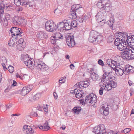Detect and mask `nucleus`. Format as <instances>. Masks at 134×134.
Here are the masks:
<instances>
[{
  "mask_svg": "<svg viewBox=\"0 0 134 134\" xmlns=\"http://www.w3.org/2000/svg\"><path fill=\"white\" fill-rule=\"evenodd\" d=\"M109 133L110 134H117V133H115L114 131L109 130Z\"/></svg>",
  "mask_w": 134,
  "mask_h": 134,
  "instance_id": "60",
  "label": "nucleus"
},
{
  "mask_svg": "<svg viewBox=\"0 0 134 134\" xmlns=\"http://www.w3.org/2000/svg\"><path fill=\"white\" fill-rule=\"evenodd\" d=\"M99 13H98L96 16V18L97 19L96 20L97 22H101V20L103 19L104 15H100Z\"/></svg>",
  "mask_w": 134,
  "mask_h": 134,
  "instance_id": "38",
  "label": "nucleus"
},
{
  "mask_svg": "<svg viewBox=\"0 0 134 134\" xmlns=\"http://www.w3.org/2000/svg\"><path fill=\"white\" fill-rule=\"evenodd\" d=\"M66 41L67 44L69 47H73L75 44L74 38L71 36H69L66 38Z\"/></svg>",
  "mask_w": 134,
  "mask_h": 134,
  "instance_id": "17",
  "label": "nucleus"
},
{
  "mask_svg": "<svg viewBox=\"0 0 134 134\" xmlns=\"http://www.w3.org/2000/svg\"><path fill=\"white\" fill-rule=\"evenodd\" d=\"M30 57H29V55L28 54L25 55L21 58V60H22L24 62L25 64L27 60L29 59Z\"/></svg>",
  "mask_w": 134,
  "mask_h": 134,
  "instance_id": "43",
  "label": "nucleus"
},
{
  "mask_svg": "<svg viewBox=\"0 0 134 134\" xmlns=\"http://www.w3.org/2000/svg\"><path fill=\"white\" fill-rule=\"evenodd\" d=\"M119 99L118 98H112L109 100V106L114 110H116L118 108Z\"/></svg>",
  "mask_w": 134,
  "mask_h": 134,
  "instance_id": "6",
  "label": "nucleus"
},
{
  "mask_svg": "<svg viewBox=\"0 0 134 134\" xmlns=\"http://www.w3.org/2000/svg\"><path fill=\"white\" fill-rule=\"evenodd\" d=\"M35 62L34 61L33 59L30 58L27 62L25 63V64L29 68L32 69L34 67Z\"/></svg>",
  "mask_w": 134,
  "mask_h": 134,
  "instance_id": "22",
  "label": "nucleus"
},
{
  "mask_svg": "<svg viewBox=\"0 0 134 134\" xmlns=\"http://www.w3.org/2000/svg\"><path fill=\"white\" fill-rule=\"evenodd\" d=\"M62 9L60 6L58 7L54 11V13L56 15H59L62 13Z\"/></svg>",
  "mask_w": 134,
  "mask_h": 134,
  "instance_id": "37",
  "label": "nucleus"
},
{
  "mask_svg": "<svg viewBox=\"0 0 134 134\" xmlns=\"http://www.w3.org/2000/svg\"><path fill=\"white\" fill-rule=\"evenodd\" d=\"M20 29L16 27H12L10 30L12 37L18 39L22 36Z\"/></svg>",
  "mask_w": 134,
  "mask_h": 134,
  "instance_id": "7",
  "label": "nucleus"
},
{
  "mask_svg": "<svg viewBox=\"0 0 134 134\" xmlns=\"http://www.w3.org/2000/svg\"><path fill=\"white\" fill-rule=\"evenodd\" d=\"M33 115L34 116H35L36 117H38L39 116H38L37 113L36 112H34V114H33Z\"/></svg>",
  "mask_w": 134,
  "mask_h": 134,
  "instance_id": "63",
  "label": "nucleus"
},
{
  "mask_svg": "<svg viewBox=\"0 0 134 134\" xmlns=\"http://www.w3.org/2000/svg\"><path fill=\"white\" fill-rule=\"evenodd\" d=\"M52 36L57 40L60 38H62V37H63L62 35L59 32H57L55 33Z\"/></svg>",
  "mask_w": 134,
  "mask_h": 134,
  "instance_id": "34",
  "label": "nucleus"
},
{
  "mask_svg": "<svg viewBox=\"0 0 134 134\" xmlns=\"http://www.w3.org/2000/svg\"><path fill=\"white\" fill-rule=\"evenodd\" d=\"M12 22L14 25H26V21L25 19L17 16L13 18L12 20Z\"/></svg>",
  "mask_w": 134,
  "mask_h": 134,
  "instance_id": "9",
  "label": "nucleus"
},
{
  "mask_svg": "<svg viewBox=\"0 0 134 134\" xmlns=\"http://www.w3.org/2000/svg\"><path fill=\"white\" fill-rule=\"evenodd\" d=\"M20 0H15L14 2L15 4L17 6H19L21 5Z\"/></svg>",
  "mask_w": 134,
  "mask_h": 134,
  "instance_id": "50",
  "label": "nucleus"
},
{
  "mask_svg": "<svg viewBox=\"0 0 134 134\" xmlns=\"http://www.w3.org/2000/svg\"><path fill=\"white\" fill-rule=\"evenodd\" d=\"M92 132L95 133V134H103L105 132L104 125L102 124L95 127Z\"/></svg>",
  "mask_w": 134,
  "mask_h": 134,
  "instance_id": "12",
  "label": "nucleus"
},
{
  "mask_svg": "<svg viewBox=\"0 0 134 134\" xmlns=\"http://www.w3.org/2000/svg\"><path fill=\"white\" fill-rule=\"evenodd\" d=\"M122 54L124 59L131 60L134 58V47L125 46Z\"/></svg>",
  "mask_w": 134,
  "mask_h": 134,
  "instance_id": "2",
  "label": "nucleus"
},
{
  "mask_svg": "<svg viewBox=\"0 0 134 134\" xmlns=\"http://www.w3.org/2000/svg\"><path fill=\"white\" fill-rule=\"evenodd\" d=\"M132 82L130 80H129L128 81L129 84L130 86H131V85L132 83Z\"/></svg>",
  "mask_w": 134,
  "mask_h": 134,
  "instance_id": "64",
  "label": "nucleus"
},
{
  "mask_svg": "<svg viewBox=\"0 0 134 134\" xmlns=\"http://www.w3.org/2000/svg\"><path fill=\"white\" fill-rule=\"evenodd\" d=\"M98 34L96 32L92 31L90 32L89 40L91 43L97 44L100 43L103 40V37L98 35Z\"/></svg>",
  "mask_w": 134,
  "mask_h": 134,
  "instance_id": "3",
  "label": "nucleus"
},
{
  "mask_svg": "<svg viewBox=\"0 0 134 134\" xmlns=\"http://www.w3.org/2000/svg\"><path fill=\"white\" fill-rule=\"evenodd\" d=\"M70 93H74V96L78 98L82 97L83 94L82 90L81 91L76 89H75L74 91H71Z\"/></svg>",
  "mask_w": 134,
  "mask_h": 134,
  "instance_id": "16",
  "label": "nucleus"
},
{
  "mask_svg": "<svg viewBox=\"0 0 134 134\" xmlns=\"http://www.w3.org/2000/svg\"><path fill=\"white\" fill-rule=\"evenodd\" d=\"M48 105L46 104V105H43V109L44 110L46 113H47L48 111Z\"/></svg>",
  "mask_w": 134,
  "mask_h": 134,
  "instance_id": "49",
  "label": "nucleus"
},
{
  "mask_svg": "<svg viewBox=\"0 0 134 134\" xmlns=\"http://www.w3.org/2000/svg\"><path fill=\"white\" fill-rule=\"evenodd\" d=\"M125 71L127 72L132 73L134 72V68H133L129 65H127L125 66Z\"/></svg>",
  "mask_w": 134,
  "mask_h": 134,
  "instance_id": "27",
  "label": "nucleus"
},
{
  "mask_svg": "<svg viewBox=\"0 0 134 134\" xmlns=\"http://www.w3.org/2000/svg\"><path fill=\"white\" fill-rule=\"evenodd\" d=\"M33 87L32 85H30L24 87L22 88L21 94L23 96H24L28 93Z\"/></svg>",
  "mask_w": 134,
  "mask_h": 134,
  "instance_id": "13",
  "label": "nucleus"
},
{
  "mask_svg": "<svg viewBox=\"0 0 134 134\" xmlns=\"http://www.w3.org/2000/svg\"><path fill=\"white\" fill-rule=\"evenodd\" d=\"M76 11L75 10H71V11L70 13V18L71 19H74L76 18L77 16L76 15Z\"/></svg>",
  "mask_w": 134,
  "mask_h": 134,
  "instance_id": "36",
  "label": "nucleus"
},
{
  "mask_svg": "<svg viewBox=\"0 0 134 134\" xmlns=\"http://www.w3.org/2000/svg\"><path fill=\"white\" fill-rule=\"evenodd\" d=\"M57 40H58L52 36L51 37V42L52 44H55Z\"/></svg>",
  "mask_w": 134,
  "mask_h": 134,
  "instance_id": "46",
  "label": "nucleus"
},
{
  "mask_svg": "<svg viewBox=\"0 0 134 134\" xmlns=\"http://www.w3.org/2000/svg\"><path fill=\"white\" fill-rule=\"evenodd\" d=\"M82 8V6L80 4L73 5L72 6L71 9L72 10H75L77 12L78 10Z\"/></svg>",
  "mask_w": 134,
  "mask_h": 134,
  "instance_id": "33",
  "label": "nucleus"
},
{
  "mask_svg": "<svg viewBox=\"0 0 134 134\" xmlns=\"http://www.w3.org/2000/svg\"><path fill=\"white\" fill-rule=\"evenodd\" d=\"M94 70V68H90V69L87 70V71L91 74L93 72Z\"/></svg>",
  "mask_w": 134,
  "mask_h": 134,
  "instance_id": "54",
  "label": "nucleus"
},
{
  "mask_svg": "<svg viewBox=\"0 0 134 134\" xmlns=\"http://www.w3.org/2000/svg\"><path fill=\"white\" fill-rule=\"evenodd\" d=\"M85 101L86 103H89L93 105L97 102V98L93 93L87 96L85 98Z\"/></svg>",
  "mask_w": 134,
  "mask_h": 134,
  "instance_id": "8",
  "label": "nucleus"
},
{
  "mask_svg": "<svg viewBox=\"0 0 134 134\" xmlns=\"http://www.w3.org/2000/svg\"><path fill=\"white\" fill-rule=\"evenodd\" d=\"M17 39L13 37L11 38L9 41V46L12 47H14L15 45V43H16V40Z\"/></svg>",
  "mask_w": 134,
  "mask_h": 134,
  "instance_id": "28",
  "label": "nucleus"
},
{
  "mask_svg": "<svg viewBox=\"0 0 134 134\" xmlns=\"http://www.w3.org/2000/svg\"><path fill=\"white\" fill-rule=\"evenodd\" d=\"M48 125V122L46 121L43 126L41 125L39 126V128L40 129L43 130L47 131L50 128Z\"/></svg>",
  "mask_w": 134,
  "mask_h": 134,
  "instance_id": "25",
  "label": "nucleus"
},
{
  "mask_svg": "<svg viewBox=\"0 0 134 134\" xmlns=\"http://www.w3.org/2000/svg\"><path fill=\"white\" fill-rule=\"evenodd\" d=\"M103 88L102 87H101L99 91V93L100 95L103 94Z\"/></svg>",
  "mask_w": 134,
  "mask_h": 134,
  "instance_id": "55",
  "label": "nucleus"
},
{
  "mask_svg": "<svg viewBox=\"0 0 134 134\" xmlns=\"http://www.w3.org/2000/svg\"><path fill=\"white\" fill-rule=\"evenodd\" d=\"M34 66L38 70L42 71H44L48 69V67L42 61L37 60L35 63Z\"/></svg>",
  "mask_w": 134,
  "mask_h": 134,
  "instance_id": "5",
  "label": "nucleus"
},
{
  "mask_svg": "<svg viewBox=\"0 0 134 134\" xmlns=\"http://www.w3.org/2000/svg\"><path fill=\"white\" fill-rule=\"evenodd\" d=\"M110 68L111 70H112V69H113V70L115 72L116 75L119 76H122L124 73V69L123 68L121 69L117 67L116 68L111 67Z\"/></svg>",
  "mask_w": 134,
  "mask_h": 134,
  "instance_id": "19",
  "label": "nucleus"
},
{
  "mask_svg": "<svg viewBox=\"0 0 134 134\" xmlns=\"http://www.w3.org/2000/svg\"><path fill=\"white\" fill-rule=\"evenodd\" d=\"M45 28L48 31H54L56 29V26L52 21H47L45 23Z\"/></svg>",
  "mask_w": 134,
  "mask_h": 134,
  "instance_id": "10",
  "label": "nucleus"
},
{
  "mask_svg": "<svg viewBox=\"0 0 134 134\" xmlns=\"http://www.w3.org/2000/svg\"><path fill=\"white\" fill-rule=\"evenodd\" d=\"M66 76H65L61 78L59 80V85H61V84L63 83H64L66 81Z\"/></svg>",
  "mask_w": 134,
  "mask_h": 134,
  "instance_id": "44",
  "label": "nucleus"
},
{
  "mask_svg": "<svg viewBox=\"0 0 134 134\" xmlns=\"http://www.w3.org/2000/svg\"><path fill=\"white\" fill-rule=\"evenodd\" d=\"M99 23H100V24L101 25H103L105 23V20L103 19L101 20V22H99Z\"/></svg>",
  "mask_w": 134,
  "mask_h": 134,
  "instance_id": "57",
  "label": "nucleus"
},
{
  "mask_svg": "<svg viewBox=\"0 0 134 134\" xmlns=\"http://www.w3.org/2000/svg\"><path fill=\"white\" fill-rule=\"evenodd\" d=\"M124 33L126 35V37L125 39V42H126L127 44H128V43H130V44L132 45V47H134V36H128L127 33Z\"/></svg>",
  "mask_w": 134,
  "mask_h": 134,
  "instance_id": "15",
  "label": "nucleus"
},
{
  "mask_svg": "<svg viewBox=\"0 0 134 134\" xmlns=\"http://www.w3.org/2000/svg\"><path fill=\"white\" fill-rule=\"evenodd\" d=\"M109 85L111 88L109 90L116 87L117 86V82L115 77L114 76H109Z\"/></svg>",
  "mask_w": 134,
  "mask_h": 134,
  "instance_id": "14",
  "label": "nucleus"
},
{
  "mask_svg": "<svg viewBox=\"0 0 134 134\" xmlns=\"http://www.w3.org/2000/svg\"><path fill=\"white\" fill-rule=\"evenodd\" d=\"M90 82L87 81H81L80 83H77L75 85V87L77 86H78V87H80V86L84 87H86L88 86L90 84Z\"/></svg>",
  "mask_w": 134,
  "mask_h": 134,
  "instance_id": "24",
  "label": "nucleus"
},
{
  "mask_svg": "<svg viewBox=\"0 0 134 134\" xmlns=\"http://www.w3.org/2000/svg\"><path fill=\"white\" fill-rule=\"evenodd\" d=\"M107 85H105L104 89V90L108 91L109 90L108 88H109V82L107 81Z\"/></svg>",
  "mask_w": 134,
  "mask_h": 134,
  "instance_id": "51",
  "label": "nucleus"
},
{
  "mask_svg": "<svg viewBox=\"0 0 134 134\" xmlns=\"http://www.w3.org/2000/svg\"><path fill=\"white\" fill-rule=\"evenodd\" d=\"M53 96L55 99H57L58 98V96L57 93L55 92H54L53 93Z\"/></svg>",
  "mask_w": 134,
  "mask_h": 134,
  "instance_id": "59",
  "label": "nucleus"
},
{
  "mask_svg": "<svg viewBox=\"0 0 134 134\" xmlns=\"http://www.w3.org/2000/svg\"><path fill=\"white\" fill-rule=\"evenodd\" d=\"M41 97V94L39 93H37L31 98L30 97V100L31 102H33L38 99Z\"/></svg>",
  "mask_w": 134,
  "mask_h": 134,
  "instance_id": "29",
  "label": "nucleus"
},
{
  "mask_svg": "<svg viewBox=\"0 0 134 134\" xmlns=\"http://www.w3.org/2000/svg\"><path fill=\"white\" fill-rule=\"evenodd\" d=\"M17 82L13 80V84L12 85V86L14 87L16 85Z\"/></svg>",
  "mask_w": 134,
  "mask_h": 134,
  "instance_id": "58",
  "label": "nucleus"
},
{
  "mask_svg": "<svg viewBox=\"0 0 134 134\" xmlns=\"http://www.w3.org/2000/svg\"><path fill=\"white\" fill-rule=\"evenodd\" d=\"M91 77L92 80L94 81H97L99 79L98 75L95 73H92L91 75Z\"/></svg>",
  "mask_w": 134,
  "mask_h": 134,
  "instance_id": "32",
  "label": "nucleus"
},
{
  "mask_svg": "<svg viewBox=\"0 0 134 134\" xmlns=\"http://www.w3.org/2000/svg\"><path fill=\"white\" fill-rule=\"evenodd\" d=\"M74 67V66L73 64H71L70 65V67L71 69H73L72 67Z\"/></svg>",
  "mask_w": 134,
  "mask_h": 134,
  "instance_id": "62",
  "label": "nucleus"
},
{
  "mask_svg": "<svg viewBox=\"0 0 134 134\" xmlns=\"http://www.w3.org/2000/svg\"><path fill=\"white\" fill-rule=\"evenodd\" d=\"M81 109V107H75L72 109V110L75 114H78Z\"/></svg>",
  "mask_w": 134,
  "mask_h": 134,
  "instance_id": "31",
  "label": "nucleus"
},
{
  "mask_svg": "<svg viewBox=\"0 0 134 134\" xmlns=\"http://www.w3.org/2000/svg\"><path fill=\"white\" fill-rule=\"evenodd\" d=\"M16 48L19 51H21L25 47L24 45L22 44H16Z\"/></svg>",
  "mask_w": 134,
  "mask_h": 134,
  "instance_id": "42",
  "label": "nucleus"
},
{
  "mask_svg": "<svg viewBox=\"0 0 134 134\" xmlns=\"http://www.w3.org/2000/svg\"><path fill=\"white\" fill-rule=\"evenodd\" d=\"M36 36L38 38L42 39L47 38L48 35L45 32L40 31L37 32Z\"/></svg>",
  "mask_w": 134,
  "mask_h": 134,
  "instance_id": "20",
  "label": "nucleus"
},
{
  "mask_svg": "<svg viewBox=\"0 0 134 134\" xmlns=\"http://www.w3.org/2000/svg\"><path fill=\"white\" fill-rule=\"evenodd\" d=\"M26 7L29 9H32L35 7V6L34 4V3L31 2H28Z\"/></svg>",
  "mask_w": 134,
  "mask_h": 134,
  "instance_id": "41",
  "label": "nucleus"
},
{
  "mask_svg": "<svg viewBox=\"0 0 134 134\" xmlns=\"http://www.w3.org/2000/svg\"><path fill=\"white\" fill-rule=\"evenodd\" d=\"M16 44H22L25 45V42H24L23 39L20 38L18 41H16Z\"/></svg>",
  "mask_w": 134,
  "mask_h": 134,
  "instance_id": "47",
  "label": "nucleus"
},
{
  "mask_svg": "<svg viewBox=\"0 0 134 134\" xmlns=\"http://www.w3.org/2000/svg\"><path fill=\"white\" fill-rule=\"evenodd\" d=\"M131 130V129L130 128H126L123 131L124 133H126L130 132Z\"/></svg>",
  "mask_w": 134,
  "mask_h": 134,
  "instance_id": "52",
  "label": "nucleus"
},
{
  "mask_svg": "<svg viewBox=\"0 0 134 134\" xmlns=\"http://www.w3.org/2000/svg\"><path fill=\"white\" fill-rule=\"evenodd\" d=\"M108 106V105L105 106H102L100 109V113L105 116L108 115L109 114V107Z\"/></svg>",
  "mask_w": 134,
  "mask_h": 134,
  "instance_id": "18",
  "label": "nucleus"
},
{
  "mask_svg": "<svg viewBox=\"0 0 134 134\" xmlns=\"http://www.w3.org/2000/svg\"><path fill=\"white\" fill-rule=\"evenodd\" d=\"M23 131L27 134H31L34 133V131L31 127L28 125H25L23 127Z\"/></svg>",
  "mask_w": 134,
  "mask_h": 134,
  "instance_id": "21",
  "label": "nucleus"
},
{
  "mask_svg": "<svg viewBox=\"0 0 134 134\" xmlns=\"http://www.w3.org/2000/svg\"><path fill=\"white\" fill-rule=\"evenodd\" d=\"M107 0H100L97 3V5L100 8L104 7V10L107 12L109 10V3L107 2Z\"/></svg>",
  "mask_w": 134,
  "mask_h": 134,
  "instance_id": "11",
  "label": "nucleus"
},
{
  "mask_svg": "<svg viewBox=\"0 0 134 134\" xmlns=\"http://www.w3.org/2000/svg\"><path fill=\"white\" fill-rule=\"evenodd\" d=\"M7 59L5 57H3L1 58L0 63L2 66L3 70L4 71L7 70V68L6 67V65L7 64Z\"/></svg>",
  "mask_w": 134,
  "mask_h": 134,
  "instance_id": "23",
  "label": "nucleus"
},
{
  "mask_svg": "<svg viewBox=\"0 0 134 134\" xmlns=\"http://www.w3.org/2000/svg\"><path fill=\"white\" fill-rule=\"evenodd\" d=\"M21 5H26L27 4L28 0H20Z\"/></svg>",
  "mask_w": 134,
  "mask_h": 134,
  "instance_id": "48",
  "label": "nucleus"
},
{
  "mask_svg": "<svg viewBox=\"0 0 134 134\" xmlns=\"http://www.w3.org/2000/svg\"><path fill=\"white\" fill-rule=\"evenodd\" d=\"M16 77L18 78H19L22 80L23 79L22 77L20 76L18 74H16Z\"/></svg>",
  "mask_w": 134,
  "mask_h": 134,
  "instance_id": "61",
  "label": "nucleus"
},
{
  "mask_svg": "<svg viewBox=\"0 0 134 134\" xmlns=\"http://www.w3.org/2000/svg\"><path fill=\"white\" fill-rule=\"evenodd\" d=\"M87 19V16H84L79 17L78 20L80 23H82L85 22Z\"/></svg>",
  "mask_w": 134,
  "mask_h": 134,
  "instance_id": "40",
  "label": "nucleus"
},
{
  "mask_svg": "<svg viewBox=\"0 0 134 134\" xmlns=\"http://www.w3.org/2000/svg\"><path fill=\"white\" fill-rule=\"evenodd\" d=\"M12 106V104H8L6 105V109H9Z\"/></svg>",
  "mask_w": 134,
  "mask_h": 134,
  "instance_id": "56",
  "label": "nucleus"
},
{
  "mask_svg": "<svg viewBox=\"0 0 134 134\" xmlns=\"http://www.w3.org/2000/svg\"><path fill=\"white\" fill-rule=\"evenodd\" d=\"M114 15L112 14H110V19H109V22L110 24H109V28L112 30H115V29L113 28L114 21Z\"/></svg>",
  "mask_w": 134,
  "mask_h": 134,
  "instance_id": "26",
  "label": "nucleus"
},
{
  "mask_svg": "<svg viewBox=\"0 0 134 134\" xmlns=\"http://www.w3.org/2000/svg\"><path fill=\"white\" fill-rule=\"evenodd\" d=\"M67 22V20H64L63 21L58 23L57 24L58 29L61 32L71 29L70 26L69 25Z\"/></svg>",
  "mask_w": 134,
  "mask_h": 134,
  "instance_id": "4",
  "label": "nucleus"
},
{
  "mask_svg": "<svg viewBox=\"0 0 134 134\" xmlns=\"http://www.w3.org/2000/svg\"><path fill=\"white\" fill-rule=\"evenodd\" d=\"M109 62H111V63H109V70H111L110 68L111 67L116 68L115 66L117 64L116 61L112 60L111 59H109Z\"/></svg>",
  "mask_w": 134,
  "mask_h": 134,
  "instance_id": "35",
  "label": "nucleus"
},
{
  "mask_svg": "<svg viewBox=\"0 0 134 134\" xmlns=\"http://www.w3.org/2000/svg\"><path fill=\"white\" fill-rule=\"evenodd\" d=\"M67 23L69 24V25L70 26L71 29L72 28V27H75L77 26V22L76 20H73L71 22L67 20Z\"/></svg>",
  "mask_w": 134,
  "mask_h": 134,
  "instance_id": "30",
  "label": "nucleus"
},
{
  "mask_svg": "<svg viewBox=\"0 0 134 134\" xmlns=\"http://www.w3.org/2000/svg\"><path fill=\"white\" fill-rule=\"evenodd\" d=\"M98 64L100 65L103 66L104 65V63L103 61L101 59H99L98 61Z\"/></svg>",
  "mask_w": 134,
  "mask_h": 134,
  "instance_id": "53",
  "label": "nucleus"
},
{
  "mask_svg": "<svg viewBox=\"0 0 134 134\" xmlns=\"http://www.w3.org/2000/svg\"><path fill=\"white\" fill-rule=\"evenodd\" d=\"M8 70L10 73H12L14 71V68L13 66L9 65L8 67Z\"/></svg>",
  "mask_w": 134,
  "mask_h": 134,
  "instance_id": "45",
  "label": "nucleus"
},
{
  "mask_svg": "<svg viewBox=\"0 0 134 134\" xmlns=\"http://www.w3.org/2000/svg\"><path fill=\"white\" fill-rule=\"evenodd\" d=\"M116 38L114 41V44L117 46L119 50L122 51L127 44L125 40L126 37V35L124 33L119 32L116 34Z\"/></svg>",
  "mask_w": 134,
  "mask_h": 134,
  "instance_id": "1",
  "label": "nucleus"
},
{
  "mask_svg": "<svg viewBox=\"0 0 134 134\" xmlns=\"http://www.w3.org/2000/svg\"><path fill=\"white\" fill-rule=\"evenodd\" d=\"M109 72H105L103 74V76L102 77L103 79V82H106L107 81L108 82H109Z\"/></svg>",
  "mask_w": 134,
  "mask_h": 134,
  "instance_id": "39",
  "label": "nucleus"
}]
</instances>
